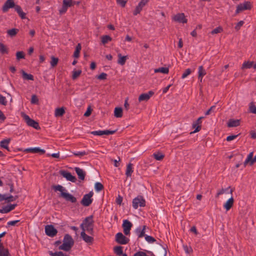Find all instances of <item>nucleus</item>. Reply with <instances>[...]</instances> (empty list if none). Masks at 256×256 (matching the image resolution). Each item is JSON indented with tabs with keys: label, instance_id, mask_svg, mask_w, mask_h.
I'll list each match as a JSON object with an SVG mask.
<instances>
[{
	"label": "nucleus",
	"instance_id": "obj_22",
	"mask_svg": "<svg viewBox=\"0 0 256 256\" xmlns=\"http://www.w3.org/2000/svg\"><path fill=\"white\" fill-rule=\"evenodd\" d=\"M188 22V20L184 13L177 14V22L185 24Z\"/></svg>",
	"mask_w": 256,
	"mask_h": 256
},
{
	"label": "nucleus",
	"instance_id": "obj_16",
	"mask_svg": "<svg viewBox=\"0 0 256 256\" xmlns=\"http://www.w3.org/2000/svg\"><path fill=\"white\" fill-rule=\"evenodd\" d=\"M154 94V92L152 91H149L148 93H144L141 94L138 97L139 102H141L142 101H148Z\"/></svg>",
	"mask_w": 256,
	"mask_h": 256
},
{
	"label": "nucleus",
	"instance_id": "obj_20",
	"mask_svg": "<svg viewBox=\"0 0 256 256\" xmlns=\"http://www.w3.org/2000/svg\"><path fill=\"white\" fill-rule=\"evenodd\" d=\"M234 200L232 196L224 204V208L226 211L229 210L234 204Z\"/></svg>",
	"mask_w": 256,
	"mask_h": 256
},
{
	"label": "nucleus",
	"instance_id": "obj_8",
	"mask_svg": "<svg viewBox=\"0 0 256 256\" xmlns=\"http://www.w3.org/2000/svg\"><path fill=\"white\" fill-rule=\"evenodd\" d=\"M251 4L249 2H246L243 4H240L237 6L236 13L238 14L243 10H250L251 8Z\"/></svg>",
	"mask_w": 256,
	"mask_h": 256
},
{
	"label": "nucleus",
	"instance_id": "obj_57",
	"mask_svg": "<svg viewBox=\"0 0 256 256\" xmlns=\"http://www.w3.org/2000/svg\"><path fill=\"white\" fill-rule=\"evenodd\" d=\"M68 8L62 4V8L59 10V12L60 14H62L66 12Z\"/></svg>",
	"mask_w": 256,
	"mask_h": 256
},
{
	"label": "nucleus",
	"instance_id": "obj_50",
	"mask_svg": "<svg viewBox=\"0 0 256 256\" xmlns=\"http://www.w3.org/2000/svg\"><path fill=\"white\" fill-rule=\"evenodd\" d=\"M107 77V74L104 72H102L100 75L96 76V78L100 80H106Z\"/></svg>",
	"mask_w": 256,
	"mask_h": 256
},
{
	"label": "nucleus",
	"instance_id": "obj_54",
	"mask_svg": "<svg viewBox=\"0 0 256 256\" xmlns=\"http://www.w3.org/2000/svg\"><path fill=\"white\" fill-rule=\"evenodd\" d=\"M20 220H12L8 222L7 223V226H14L17 223L20 222Z\"/></svg>",
	"mask_w": 256,
	"mask_h": 256
},
{
	"label": "nucleus",
	"instance_id": "obj_55",
	"mask_svg": "<svg viewBox=\"0 0 256 256\" xmlns=\"http://www.w3.org/2000/svg\"><path fill=\"white\" fill-rule=\"evenodd\" d=\"M38 100L37 98V96L34 94L32 96V98H31V103L32 104H36L38 103Z\"/></svg>",
	"mask_w": 256,
	"mask_h": 256
},
{
	"label": "nucleus",
	"instance_id": "obj_17",
	"mask_svg": "<svg viewBox=\"0 0 256 256\" xmlns=\"http://www.w3.org/2000/svg\"><path fill=\"white\" fill-rule=\"evenodd\" d=\"M80 236L82 240L88 244H92L94 241V238L87 235L86 232L82 231L80 233Z\"/></svg>",
	"mask_w": 256,
	"mask_h": 256
},
{
	"label": "nucleus",
	"instance_id": "obj_61",
	"mask_svg": "<svg viewBox=\"0 0 256 256\" xmlns=\"http://www.w3.org/2000/svg\"><path fill=\"white\" fill-rule=\"evenodd\" d=\"M80 50H81V49H76V50L74 51V53L73 56L75 58H78L80 56Z\"/></svg>",
	"mask_w": 256,
	"mask_h": 256
},
{
	"label": "nucleus",
	"instance_id": "obj_5",
	"mask_svg": "<svg viewBox=\"0 0 256 256\" xmlns=\"http://www.w3.org/2000/svg\"><path fill=\"white\" fill-rule=\"evenodd\" d=\"M93 194L94 192L92 191L88 194H84L81 200V204L84 206H89L92 202V198Z\"/></svg>",
	"mask_w": 256,
	"mask_h": 256
},
{
	"label": "nucleus",
	"instance_id": "obj_13",
	"mask_svg": "<svg viewBox=\"0 0 256 256\" xmlns=\"http://www.w3.org/2000/svg\"><path fill=\"white\" fill-rule=\"evenodd\" d=\"M116 130H96L90 132V134L94 136H101L104 134L110 135L116 132Z\"/></svg>",
	"mask_w": 256,
	"mask_h": 256
},
{
	"label": "nucleus",
	"instance_id": "obj_63",
	"mask_svg": "<svg viewBox=\"0 0 256 256\" xmlns=\"http://www.w3.org/2000/svg\"><path fill=\"white\" fill-rule=\"evenodd\" d=\"M134 256H148L144 252H136Z\"/></svg>",
	"mask_w": 256,
	"mask_h": 256
},
{
	"label": "nucleus",
	"instance_id": "obj_33",
	"mask_svg": "<svg viewBox=\"0 0 256 256\" xmlns=\"http://www.w3.org/2000/svg\"><path fill=\"white\" fill-rule=\"evenodd\" d=\"M154 158L157 160H161L164 158V154H163L162 152H157L153 154Z\"/></svg>",
	"mask_w": 256,
	"mask_h": 256
},
{
	"label": "nucleus",
	"instance_id": "obj_59",
	"mask_svg": "<svg viewBox=\"0 0 256 256\" xmlns=\"http://www.w3.org/2000/svg\"><path fill=\"white\" fill-rule=\"evenodd\" d=\"M191 72V70L190 69L188 68L185 70V72L183 73L182 75V78H184L187 77Z\"/></svg>",
	"mask_w": 256,
	"mask_h": 256
},
{
	"label": "nucleus",
	"instance_id": "obj_46",
	"mask_svg": "<svg viewBox=\"0 0 256 256\" xmlns=\"http://www.w3.org/2000/svg\"><path fill=\"white\" fill-rule=\"evenodd\" d=\"M145 240L149 243H154L156 241V239L152 236H145Z\"/></svg>",
	"mask_w": 256,
	"mask_h": 256
},
{
	"label": "nucleus",
	"instance_id": "obj_10",
	"mask_svg": "<svg viewBox=\"0 0 256 256\" xmlns=\"http://www.w3.org/2000/svg\"><path fill=\"white\" fill-rule=\"evenodd\" d=\"M132 226V224L128 220L123 221L122 228L124 234L128 236L130 234V230Z\"/></svg>",
	"mask_w": 256,
	"mask_h": 256
},
{
	"label": "nucleus",
	"instance_id": "obj_30",
	"mask_svg": "<svg viewBox=\"0 0 256 256\" xmlns=\"http://www.w3.org/2000/svg\"><path fill=\"white\" fill-rule=\"evenodd\" d=\"M253 152H250L248 154V155L247 156V158L245 160L244 162V166H246V164H250V165H252L254 163H252V162L253 160Z\"/></svg>",
	"mask_w": 256,
	"mask_h": 256
},
{
	"label": "nucleus",
	"instance_id": "obj_12",
	"mask_svg": "<svg viewBox=\"0 0 256 256\" xmlns=\"http://www.w3.org/2000/svg\"><path fill=\"white\" fill-rule=\"evenodd\" d=\"M60 174L64 178H65L68 180L72 182H75L76 180V178L73 176L70 172L66 170L60 171Z\"/></svg>",
	"mask_w": 256,
	"mask_h": 256
},
{
	"label": "nucleus",
	"instance_id": "obj_43",
	"mask_svg": "<svg viewBox=\"0 0 256 256\" xmlns=\"http://www.w3.org/2000/svg\"><path fill=\"white\" fill-rule=\"evenodd\" d=\"M112 38L110 36H104L102 37V44H105L106 43H108V42L111 41Z\"/></svg>",
	"mask_w": 256,
	"mask_h": 256
},
{
	"label": "nucleus",
	"instance_id": "obj_23",
	"mask_svg": "<svg viewBox=\"0 0 256 256\" xmlns=\"http://www.w3.org/2000/svg\"><path fill=\"white\" fill-rule=\"evenodd\" d=\"M118 63L121 66L124 65L126 63V60L128 59V56H122V54L120 53L118 54Z\"/></svg>",
	"mask_w": 256,
	"mask_h": 256
},
{
	"label": "nucleus",
	"instance_id": "obj_18",
	"mask_svg": "<svg viewBox=\"0 0 256 256\" xmlns=\"http://www.w3.org/2000/svg\"><path fill=\"white\" fill-rule=\"evenodd\" d=\"M203 118V117H200L196 121L194 122L192 124V126L195 130L192 132L194 133L198 132L200 130L201 128V123H202V120Z\"/></svg>",
	"mask_w": 256,
	"mask_h": 256
},
{
	"label": "nucleus",
	"instance_id": "obj_40",
	"mask_svg": "<svg viewBox=\"0 0 256 256\" xmlns=\"http://www.w3.org/2000/svg\"><path fill=\"white\" fill-rule=\"evenodd\" d=\"M253 62H245L242 66V69L250 68L252 66Z\"/></svg>",
	"mask_w": 256,
	"mask_h": 256
},
{
	"label": "nucleus",
	"instance_id": "obj_1",
	"mask_svg": "<svg viewBox=\"0 0 256 256\" xmlns=\"http://www.w3.org/2000/svg\"><path fill=\"white\" fill-rule=\"evenodd\" d=\"M54 191L60 192V196L64 198L66 201L72 203H76L77 201L76 198L72 194L68 192L67 190L61 185H56L52 186Z\"/></svg>",
	"mask_w": 256,
	"mask_h": 256
},
{
	"label": "nucleus",
	"instance_id": "obj_36",
	"mask_svg": "<svg viewBox=\"0 0 256 256\" xmlns=\"http://www.w3.org/2000/svg\"><path fill=\"white\" fill-rule=\"evenodd\" d=\"M18 32V30L16 28H12L7 31L8 34L11 37L15 36Z\"/></svg>",
	"mask_w": 256,
	"mask_h": 256
},
{
	"label": "nucleus",
	"instance_id": "obj_47",
	"mask_svg": "<svg viewBox=\"0 0 256 256\" xmlns=\"http://www.w3.org/2000/svg\"><path fill=\"white\" fill-rule=\"evenodd\" d=\"M8 102L5 96L0 94V104L3 106H6Z\"/></svg>",
	"mask_w": 256,
	"mask_h": 256
},
{
	"label": "nucleus",
	"instance_id": "obj_62",
	"mask_svg": "<svg viewBox=\"0 0 256 256\" xmlns=\"http://www.w3.org/2000/svg\"><path fill=\"white\" fill-rule=\"evenodd\" d=\"M159 252L161 254L163 255L164 256H166V251L165 248L163 247L160 248L159 250Z\"/></svg>",
	"mask_w": 256,
	"mask_h": 256
},
{
	"label": "nucleus",
	"instance_id": "obj_53",
	"mask_svg": "<svg viewBox=\"0 0 256 256\" xmlns=\"http://www.w3.org/2000/svg\"><path fill=\"white\" fill-rule=\"evenodd\" d=\"M16 58L19 60L21 58H24V54L22 52H16Z\"/></svg>",
	"mask_w": 256,
	"mask_h": 256
},
{
	"label": "nucleus",
	"instance_id": "obj_48",
	"mask_svg": "<svg viewBox=\"0 0 256 256\" xmlns=\"http://www.w3.org/2000/svg\"><path fill=\"white\" fill-rule=\"evenodd\" d=\"M18 198V196H14L12 195H10L9 196H8L6 194V200H7L8 202H13L15 200H16Z\"/></svg>",
	"mask_w": 256,
	"mask_h": 256
},
{
	"label": "nucleus",
	"instance_id": "obj_9",
	"mask_svg": "<svg viewBox=\"0 0 256 256\" xmlns=\"http://www.w3.org/2000/svg\"><path fill=\"white\" fill-rule=\"evenodd\" d=\"M116 240L121 244H126L129 242V239L126 238L122 232H118L116 236Z\"/></svg>",
	"mask_w": 256,
	"mask_h": 256
},
{
	"label": "nucleus",
	"instance_id": "obj_44",
	"mask_svg": "<svg viewBox=\"0 0 256 256\" xmlns=\"http://www.w3.org/2000/svg\"><path fill=\"white\" fill-rule=\"evenodd\" d=\"M72 154L74 156L80 158L88 154V153L85 151L73 152Z\"/></svg>",
	"mask_w": 256,
	"mask_h": 256
},
{
	"label": "nucleus",
	"instance_id": "obj_7",
	"mask_svg": "<svg viewBox=\"0 0 256 256\" xmlns=\"http://www.w3.org/2000/svg\"><path fill=\"white\" fill-rule=\"evenodd\" d=\"M45 232L47 236L54 237L57 234L58 230L52 225L50 224L45 226Z\"/></svg>",
	"mask_w": 256,
	"mask_h": 256
},
{
	"label": "nucleus",
	"instance_id": "obj_14",
	"mask_svg": "<svg viewBox=\"0 0 256 256\" xmlns=\"http://www.w3.org/2000/svg\"><path fill=\"white\" fill-rule=\"evenodd\" d=\"M16 6V5L13 0H7L2 6V10L5 12H8L9 8H15Z\"/></svg>",
	"mask_w": 256,
	"mask_h": 256
},
{
	"label": "nucleus",
	"instance_id": "obj_26",
	"mask_svg": "<svg viewBox=\"0 0 256 256\" xmlns=\"http://www.w3.org/2000/svg\"><path fill=\"white\" fill-rule=\"evenodd\" d=\"M65 113V110L64 108L62 107L60 108H57L55 110L54 112V116H62Z\"/></svg>",
	"mask_w": 256,
	"mask_h": 256
},
{
	"label": "nucleus",
	"instance_id": "obj_42",
	"mask_svg": "<svg viewBox=\"0 0 256 256\" xmlns=\"http://www.w3.org/2000/svg\"><path fill=\"white\" fill-rule=\"evenodd\" d=\"M82 72L81 70H73L72 78L73 80H76V78H77L80 75Z\"/></svg>",
	"mask_w": 256,
	"mask_h": 256
},
{
	"label": "nucleus",
	"instance_id": "obj_24",
	"mask_svg": "<svg viewBox=\"0 0 256 256\" xmlns=\"http://www.w3.org/2000/svg\"><path fill=\"white\" fill-rule=\"evenodd\" d=\"M15 10L18 12L22 19L26 18V13L22 10V9L20 6L16 5V6L15 7Z\"/></svg>",
	"mask_w": 256,
	"mask_h": 256
},
{
	"label": "nucleus",
	"instance_id": "obj_19",
	"mask_svg": "<svg viewBox=\"0 0 256 256\" xmlns=\"http://www.w3.org/2000/svg\"><path fill=\"white\" fill-rule=\"evenodd\" d=\"M74 170L78 176V178L80 180H84L86 176V172L84 170L80 168L76 167Z\"/></svg>",
	"mask_w": 256,
	"mask_h": 256
},
{
	"label": "nucleus",
	"instance_id": "obj_27",
	"mask_svg": "<svg viewBox=\"0 0 256 256\" xmlns=\"http://www.w3.org/2000/svg\"><path fill=\"white\" fill-rule=\"evenodd\" d=\"M240 125V120H238L230 119L229 120L228 126V127H236Z\"/></svg>",
	"mask_w": 256,
	"mask_h": 256
},
{
	"label": "nucleus",
	"instance_id": "obj_64",
	"mask_svg": "<svg viewBox=\"0 0 256 256\" xmlns=\"http://www.w3.org/2000/svg\"><path fill=\"white\" fill-rule=\"evenodd\" d=\"M237 135H232V136H228L227 138H226V140L228 142L230 141H231V140H234L235 138H236L237 137Z\"/></svg>",
	"mask_w": 256,
	"mask_h": 256
},
{
	"label": "nucleus",
	"instance_id": "obj_45",
	"mask_svg": "<svg viewBox=\"0 0 256 256\" xmlns=\"http://www.w3.org/2000/svg\"><path fill=\"white\" fill-rule=\"evenodd\" d=\"M216 106H213L210 107V108L206 112V115H209L212 114V113H214L216 112Z\"/></svg>",
	"mask_w": 256,
	"mask_h": 256
},
{
	"label": "nucleus",
	"instance_id": "obj_4",
	"mask_svg": "<svg viewBox=\"0 0 256 256\" xmlns=\"http://www.w3.org/2000/svg\"><path fill=\"white\" fill-rule=\"evenodd\" d=\"M133 208L136 210L139 206L144 207L146 206V200L142 196L138 195L134 198L132 202Z\"/></svg>",
	"mask_w": 256,
	"mask_h": 256
},
{
	"label": "nucleus",
	"instance_id": "obj_15",
	"mask_svg": "<svg viewBox=\"0 0 256 256\" xmlns=\"http://www.w3.org/2000/svg\"><path fill=\"white\" fill-rule=\"evenodd\" d=\"M146 228V226H138L135 230V233L138 236V238H142L145 236V230Z\"/></svg>",
	"mask_w": 256,
	"mask_h": 256
},
{
	"label": "nucleus",
	"instance_id": "obj_21",
	"mask_svg": "<svg viewBox=\"0 0 256 256\" xmlns=\"http://www.w3.org/2000/svg\"><path fill=\"white\" fill-rule=\"evenodd\" d=\"M24 152L32 153L41 152L42 154L45 153V150H44L40 149L39 148H28L24 150Z\"/></svg>",
	"mask_w": 256,
	"mask_h": 256
},
{
	"label": "nucleus",
	"instance_id": "obj_52",
	"mask_svg": "<svg viewBox=\"0 0 256 256\" xmlns=\"http://www.w3.org/2000/svg\"><path fill=\"white\" fill-rule=\"evenodd\" d=\"M244 24V22L243 20H241L240 22H238L235 27H234V28L236 30H238L241 26H242V25Z\"/></svg>",
	"mask_w": 256,
	"mask_h": 256
},
{
	"label": "nucleus",
	"instance_id": "obj_3",
	"mask_svg": "<svg viewBox=\"0 0 256 256\" xmlns=\"http://www.w3.org/2000/svg\"><path fill=\"white\" fill-rule=\"evenodd\" d=\"M74 244V242L72 236L66 234L64 236L63 244L59 246L58 249L68 252L71 249Z\"/></svg>",
	"mask_w": 256,
	"mask_h": 256
},
{
	"label": "nucleus",
	"instance_id": "obj_2",
	"mask_svg": "<svg viewBox=\"0 0 256 256\" xmlns=\"http://www.w3.org/2000/svg\"><path fill=\"white\" fill-rule=\"evenodd\" d=\"M93 216L91 215L85 218L82 222L80 224V227L82 231H86L90 234H94V224Z\"/></svg>",
	"mask_w": 256,
	"mask_h": 256
},
{
	"label": "nucleus",
	"instance_id": "obj_32",
	"mask_svg": "<svg viewBox=\"0 0 256 256\" xmlns=\"http://www.w3.org/2000/svg\"><path fill=\"white\" fill-rule=\"evenodd\" d=\"M154 72L158 73V72H161L162 74H168V68L166 67H162L159 68H156L154 70Z\"/></svg>",
	"mask_w": 256,
	"mask_h": 256
},
{
	"label": "nucleus",
	"instance_id": "obj_25",
	"mask_svg": "<svg viewBox=\"0 0 256 256\" xmlns=\"http://www.w3.org/2000/svg\"><path fill=\"white\" fill-rule=\"evenodd\" d=\"M21 73L22 74V77L24 80H34V76L32 74H27L24 70H21Z\"/></svg>",
	"mask_w": 256,
	"mask_h": 256
},
{
	"label": "nucleus",
	"instance_id": "obj_56",
	"mask_svg": "<svg viewBox=\"0 0 256 256\" xmlns=\"http://www.w3.org/2000/svg\"><path fill=\"white\" fill-rule=\"evenodd\" d=\"M250 110L251 112L256 114V106L251 104L250 106Z\"/></svg>",
	"mask_w": 256,
	"mask_h": 256
},
{
	"label": "nucleus",
	"instance_id": "obj_28",
	"mask_svg": "<svg viewBox=\"0 0 256 256\" xmlns=\"http://www.w3.org/2000/svg\"><path fill=\"white\" fill-rule=\"evenodd\" d=\"M132 172V163H129L126 166V175L127 177H130Z\"/></svg>",
	"mask_w": 256,
	"mask_h": 256
},
{
	"label": "nucleus",
	"instance_id": "obj_49",
	"mask_svg": "<svg viewBox=\"0 0 256 256\" xmlns=\"http://www.w3.org/2000/svg\"><path fill=\"white\" fill-rule=\"evenodd\" d=\"M16 206V204H10V205L6 206L7 212L8 213L11 210H14Z\"/></svg>",
	"mask_w": 256,
	"mask_h": 256
},
{
	"label": "nucleus",
	"instance_id": "obj_31",
	"mask_svg": "<svg viewBox=\"0 0 256 256\" xmlns=\"http://www.w3.org/2000/svg\"><path fill=\"white\" fill-rule=\"evenodd\" d=\"M114 115L116 118H121L122 116V110L121 108H116Z\"/></svg>",
	"mask_w": 256,
	"mask_h": 256
},
{
	"label": "nucleus",
	"instance_id": "obj_38",
	"mask_svg": "<svg viewBox=\"0 0 256 256\" xmlns=\"http://www.w3.org/2000/svg\"><path fill=\"white\" fill-rule=\"evenodd\" d=\"M114 252L118 256H121L122 253V247L121 246H116L114 248Z\"/></svg>",
	"mask_w": 256,
	"mask_h": 256
},
{
	"label": "nucleus",
	"instance_id": "obj_60",
	"mask_svg": "<svg viewBox=\"0 0 256 256\" xmlns=\"http://www.w3.org/2000/svg\"><path fill=\"white\" fill-rule=\"evenodd\" d=\"M122 197L120 195H118V196L116 198V202L118 204L120 205L122 202Z\"/></svg>",
	"mask_w": 256,
	"mask_h": 256
},
{
	"label": "nucleus",
	"instance_id": "obj_51",
	"mask_svg": "<svg viewBox=\"0 0 256 256\" xmlns=\"http://www.w3.org/2000/svg\"><path fill=\"white\" fill-rule=\"evenodd\" d=\"M222 31V28L221 27H218L214 28L213 30L212 31L211 34H216L218 33H220Z\"/></svg>",
	"mask_w": 256,
	"mask_h": 256
},
{
	"label": "nucleus",
	"instance_id": "obj_11",
	"mask_svg": "<svg viewBox=\"0 0 256 256\" xmlns=\"http://www.w3.org/2000/svg\"><path fill=\"white\" fill-rule=\"evenodd\" d=\"M148 0H140L138 5L136 6L135 10H134L133 14L134 16H136L138 14H140L143 8L148 2Z\"/></svg>",
	"mask_w": 256,
	"mask_h": 256
},
{
	"label": "nucleus",
	"instance_id": "obj_41",
	"mask_svg": "<svg viewBox=\"0 0 256 256\" xmlns=\"http://www.w3.org/2000/svg\"><path fill=\"white\" fill-rule=\"evenodd\" d=\"M94 188L96 192H100L104 188L103 185L99 182H96L94 184Z\"/></svg>",
	"mask_w": 256,
	"mask_h": 256
},
{
	"label": "nucleus",
	"instance_id": "obj_6",
	"mask_svg": "<svg viewBox=\"0 0 256 256\" xmlns=\"http://www.w3.org/2000/svg\"><path fill=\"white\" fill-rule=\"evenodd\" d=\"M24 118L25 120V122L28 126L32 127L33 128L38 130L40 128L38 123L34 120L30 118L28 116L24 114Z\"/></svg>",
	"mask_w": 256,
	"mask_h": 256
},
{
	"label": "nucleus",
	"instance_id": "obj_39",
	"mask_svg": "<svg viewBox=\"0 0 256 256\" xmlns=\"http://www.w3.org/2000/svg\"><path fill=\"white\" fill-rule=\"evenodd\" d=\"M206 74L205 70H204L202 66H200L198 68V78H201V80H202L203 76Z\"/></svg>",
	"mask_w": 256,
	"mask_h": 256
},
{
	"label": "nucleus",
	"instance_id": "obj_35",
	"mask_svg": "<svg viewBox=\"0 0 256 256\" xmlns=\"http://www.w3.org/2000/svg\"><path fill=\"white\" fill-rule=\"evenodd\" d=\"M10 254L8 248L4 247L0 249V256H10Z\"/></svg>",
	"mask_w": 256,
	"mask_h": 256
},
{
	"label": "nucleus",
	"instance_id": "obj_29",
	"mask_svg": "<svg viewBox=\"0 0 256 256\" xmlns=\"http://www.w3.org/2000/svg\"><path fill=\"white\" fill-rule=\"evenodd\" d=\"M10 142V139H4L0 142V146L2 148H3L8 151H10L9 148L8 146Z\"/></svg>",
	"mask_w": 256,
	"mask_h": 256
},
{
	"label": "nucleus",
	"instance_id": "obj_34",
	"mask_svg": "<svg viewBox=\"0 0 256 256\" xmlns=\"http://www.w3.org/2000/svg\"><path fill=\"white\" fill-rule=\"evenodd\" d=\"M62 4L68 8L74 6L75 4V2L73 0H63Z\"/></svg>",
	"mask_w": 256,
	"mask_h": 256
},
{
	"label": "nucleus",
	"instance_id": "obj_58",
	"mask_svg": "<svg viewBox=\"0 0 256 256\" xmlns=\"http://www.w3.org/2000/svg\"><path fill=\"white\" fill-rule=\"evenodd\" d=\"M118 4H120L122 7L124 8L126 6V2L124 0H116Z\"/></svg>",
	"mask_w": 256,
	"mask_h": 256
},
{
	"label": "nucleus",
	"instance_id": "obj_37",
	"mask_svg": "<svg viewBox=\"0 0 256 256\" xmlns=\"http://www.w3.org/2000/svg\"><path fill=\"white\" fill-rule=\"evenodd\" d=\"M58 62V58H56L54 56H51V61L50 62V64L52 68H54V66H56L57 65Z\"/></svg>",
	"mask_w": 256,
	"mask_h": 256
}]
</instances>
